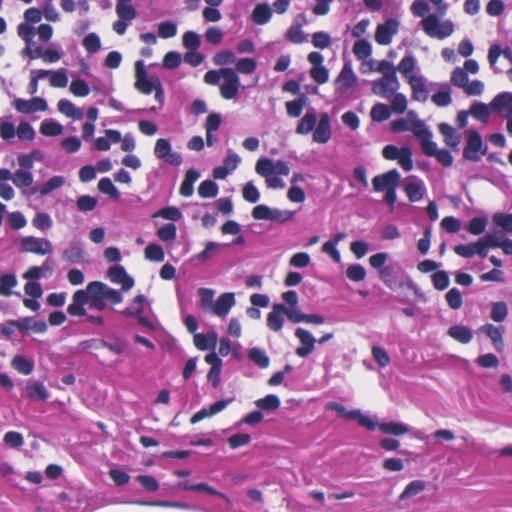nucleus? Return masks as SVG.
<instances>
[{
  "mask_svg": "<svg viewBox=\"0 0 512 512\" xmlns=\"http://www.w3.org/2000/svg\"><path fill=\"white\" fill-rule=\"evenodd\" d=\"M57 107L60 113L73 120H81L84 116L82 109L75 107L68 99L59 100Z\"/></svg>",
  "mask_w": 512,
  "mask_h": 512,
  "instance_id": "30",
  "label": "nucleus"
},
{
  "mask_svg": "<svg viewBox=\"0 0 512 512\" xmlns=\"http://www.w3.org/2000/svg\"><path fill=\"white\" fill-rule=\"evenodd\" d=\"M62 257L69 263H81L85 260V252L79 243H72L63 251Z\"/></svg>",
  "mask_w": 512,
  "mask_h": 512,
  "instance_id": "28",
  "label": "nucleus"
},
{
  "mask_svg": "<svg viewBox=\"0 0 512 512\" xmlns=\"http://www.w3.org/2000/svg\"><path fill=\"white\" fill-rule=\"evenodd\" d=\"M346 276L353 282H361L366 277V270L361 264H352L348 266Z\"/></svg>",
  "mask_w": 512,
  "mask_h": 512,
  "instance_id": "58",
  "label": "nucleus"
},
{
  "mask_svg": "<svg viewBox=\"0 0 512 512\" xmlns=\"http://www.w3.org/2000/svg\"><path fill=\"white\" fill-rule=\"evenodd\" d=\"M219 192L218 185L212 180H204L198 187V195L201 198H212Z\"/></svg>",
  "mask_w": 512,
  "mask_h": 512,
  "instance_id": "46",
  "label": "nucleus"
},
{
  "mask_svg": "<svg viewBox=\"0 0 512 512\" xmlns=\"http://www.w3.org/2000/svg\"><path fill=\"white\" fill-rule=\"evenodd\" d=\"M490 108L502 118L512 116V93L502 92L497 94L491 101Z\"/></svg>",
  "mask_w": 512,
  "mask_h": 512,
  "instance_id": "12",
  "label": "nucleus"
},
{
  "mask_svg": "<svg viewBox=\"0 0 512 512\" xmlns=\"http://www.w3.org/2000/svg\"><path fill=\"white\" fill-rule=\"evenodd\" d=\"M255 171L258 175L268 178L274 174V161L269 158H260L256 162Z\"/></svg>",
  "mask_w": 512,
  "mask_h": 512,
  "instance_id": "49",
  "label": "nucleus"
},
{
  "mask_svg": "<svg viewBox=\"0 0 512 512\" xmlns=\"http://www.w3.org/2000/svg\"><path fill=\"white\" fill-rule=\"evenodd\" d=\"M62 131V125L53 120H45L40 125V132L44 136H57L60 135Z\"/></svg>",
  "mask_w": 512,
  "mask_h": 512,
  "instance_id": "56",
  "label": "nucleus"
},
{
  "mask_svg": "<svg viewBox=\"0 0 512 512\" xmlns=\"http://www.w3.org/2000/svg\"><path fill=\"white\" fill-rule=\"evenodd\" d=\"M379 277L391 290H398L404 286L402 271L396 265H387L379 270Z\"/></svg>",
  "mask_w": 512,
  "mask_h": 512,
  "instance_id": "8",
  "label": "nucleus"
},
{
  "mask_svg": "<svg viewBox=\"0 0 512 512\" xmlns=\"http://www.w3.org/2000/svg\"><path fill=\"white\" fill-rule=\"evenodd\" d=\"M295 336L301 343V346L296 349V355L306 358L314 351L316 339L308 330L300 327L295 330Z\"/></svg>",
  "mask_w": 512,
  "mask_h": 512,
  "instance_id": "16",
  "label": "nucleus"
},
{
  "mask_svg": "<svg viewBox=\"0 0 512 512\" xmlns=\"http://www.w3.org/2000/svg\"><path fill=\"white\" fill-rule=\"evenodd\" d=\"M397 32L398 22L393 18H389L384 23L377 26L375 41L380 45H389Z\"/></svg>",
  "mask_w": 512,
  "mask_h": 512,
  "instance_id": "13",
  "label": "nucleus"
},
{
  "mask_svg": "<svg viewBox=\"0 0 512 512\" xmlns=\"http://www.w3.org/2000/svg\"><path fill=\"white\" fill-rule=\"evenodd\" d=\"M107 276L112 283L121 284V290L129 291L134 286V279L129 276L125 268L121 265L111 266L107 271Z\"/></svg>",
  "mask_w": 512,
  "mask_h": 512,
  "instance_id": "15",
  "label": "nucleus"
},
{
  "mask_svg": "<svg viewBox=\"0 0 512 512\" xmlns=\"http://www.w3.org/2000/svg\"><path fill=\"white\" fill-rule=\"evenodd\" d=\"M508 315L507 304L503 301L495 302L492 305L490 318L495 322H503Z\"/></svg>",
  "mask_w": 512,
  "mask_h": 512,
  "instance_id": "53",
  "label": "nucleus"
},
{
  "mask_svg": "<svg viewBox=\"0 0 512 512\" xmlns=\"http://www.w3.org/2000/svg\"><path fill=\"white\" fill-rule=\"evenodd\" d=\"M86 291L88 304L91 309L103 311L106 308V299L102 289H100V281H92L87 284Z\"/></svg>",
  "mask_w": 512,
  "mask_h": 512,
  "instance_id": "10",
  "label": "nucleus"
},
{
  "mask_svg": "<svg viewBox=\"0 0 512 512\" xmlns=\"http://www.w3.org/2000/svg\"><path fill=\"white\" fill-rule=\"evenodd\" d=\"M352 51L359 60H365L371 56L372 46L368 40L360 39L354 43Z\"/></svg>",
  "mask_w": 512,
  "mask_h": 512,
  "instance_id": "41",
  "label": "nucleus"
},
{
  "mask_svg": "<svg viewBox=\"0 0 512 512\" xmlns=\"http://www.w3.org/2000/svg\"><path fill=\"white\" fill-rule=\"evenodd\" d=\"M305 104L306 97L304 95H301L298 99L287 101L285 103L287 115L291 118L300 117Z\"/></svg>",
  "mask_w": 512,
  "mask_h": 512,
  "instance_id": "37",
  "label": "nucleus"
},
{
  "mask_svg": "<svg viewBox=\"0 0 512 512\" xmlns=\"http://www.w3.org/2000/svg\"><path fill=\"white\" fill-rule=\"evenodd\" d=\"M391 116V110L388 105L383 103L375 104L370 111V117L375 122H383Z\"/></svg>",
  "mask_w": 512,
  "mask_h": 512,
  "instance_id": "44",
  "label": "nucleus"
},
{
  "mask_svg": "<svg viewBox=\"0 0 512 512\" xmlns=\"http://www.w3.org/2000/svg\"><path fill=\"white\" fill-rule=\"evenodd\" d=\"M439 132L444 136V141L447 146L456 148L460 143V136L456 133L454 127L448 123H440L438 125Z\"/></svg>",
  "mask_w": 512,
  "mask_h": 512,
  "instance_id": "31",
  "label": "nucleus"
},
{
  "mask_svg": "<svg viewBox=\"0 0 512 512\" xmlns=\"http://www.w3.org/2000/svg\"><path fill=\"white\" fill-rule=\"evenodd\" d=\"M26 390L28 397L32 400L46 401L49 397V393L44 384L39 381L29 383Z\"/></svg>",
  "mask_w": 512,
  "mask_h": 512,
  "instance_id": "32",
  "label": "nucleus"
},
{
  "mask_svg": "<svg viewBox=\"0 0 512 512\" xmlns=\"http://www.w3.org/2000/svg\"><path fill=\"white\" fill-rule=\"evenodd\" d=\"M411 131L421 144L422 152L428 157H434L437 153V144L432 141V132L425 123L416 119L411 123Z\"/></svg>",
  "mask_w": 512,
  "mask_h": 512,
  "instance_id": "2",
  "label": "nucleus"
},
{
  "mask_svg": "<svg viewBox=\"0 0 512 512\" xmlns=\"http://www.w3.org/2000/svg\"><path fill=\"white\" fill-rule=\"evenodd\" d=\"M199 176V173L195 169L191 168L187 170L179 188L180 195L183 197L192 196L194 192V183L198 180Z\"/></svg>",
  "mask_w": 512,
  "mask_h": 512,
  "instance_id": "25",
  "label": "nucleus"
},
{
  "mask_svg": "<svg viewBox=\"0 0 512 512\" xmlns=\"http://www.w3.org/2000/svg\"><path fill=\"white\" fill-rule=\"evenodd\" d=\"M408 83L411 86L412 98L419 102H425L428 99V90L421 77H410Z\"/></svg>",
  "mask_w": 512,
  "mask_h": 512,
  "instance_id": "24",
  "label": "nucleus"
},
{
  "mask_svg": "<svg viewBox=\"0 0 512 512\" xmlns=\"http://www.w3.org/2000/svg\"><path fill=\"white\" fill-rule=\"evenodd\" d=\"M441 16L440 13H432L422 19L421 26L427 36L442 40L453 34V22L451 20L440 21Z\"/></svg>",
  "mask_w": 512,
  "mask_h": 512,
  "instance_id": "1",
  "label": "nucleus"
},
{
  "mask_svg": "<svg viewBox=\"0 0 512 512\" xmlns=\"http://www.w3.org/2000/svg\"><path fill=\"white\" fill-rule=\"evenodd\" d=\"M97 198L90 195H82L77 199L76 205L81 212H90L97 206Z\"/></svg>",
  "mask_w": 512,
  "mask_h": 512,
  "instance_id": "62",
  "label": "nucleus"
},
{
  "mask_svg": "<svg viewBox=\"0 0 512 512\" xmlns=\"http://www.w3.org/2000/svg\"><path fill=\"white\" fill-rule=\"evenodd\" d=\"M448 335L461 344H468L473 338L472 330L464 325L451 326Z\"/></svg>",
  "mask_w": 512,
  "mask_h": 512,
  "instance_id": "26",
  "label": "nucleus"
},
{
  "mask_svg": "<svg viewBox=\"0 0 512 512\" xmlns=\"http://www.w3.org/2000/svg\"><path fill=\"white\" fill-rule=\"evenodd\" d=\"M488 225L486 217H474L465 226V229L472 235L482 234Z\"/></svg>",
  "mask_w": 512,
  "mask_h": 512,
  "instance_id": "45",
  "label": "nucleus"
},
{
  "mask_svg": "<svg viewBox=\"0 0 512 512\" xmlns=\"http://www.w3.org/2000/svg\"><path fill=\"white\" fill-rule=\"evenodd\" d=\"M404 191L411 202H418L424 197L425 187L421 181H407Z\"/></svg>",
  "mask_w": 512,
  "mask_h": 512,
  "instance_id": "27",
  "label": "nucleus"
},
{
  "mask_svg": "<svg viewBox=\"0 0 512 512\" xmlns=\"http://www.w3.org/2000/svg\"><path fill=\"white\" fill-rule=\"evenodd\" d=\"M234 304V293H223L215 301L211 310L215 315L219 317H225L229 313L230 309L234 306Z\"/></svg>",
  "mask_w": 512,
  "mask_h": 512,
  "instance_id": "22",
  "label": "nucleus"
},
{
  "mask_svg": "<svg viewBox=\"0 0 512 512\" xmlns=\"http://www.w3.org/2000/svg\"><path fill=\"white\" fill-rule=\"evenodd\" d=\"M194 345L197 349L201 351L208 350L209 348H214L217 343V337L215 333L212 334H195L194 335Z\"/></svg>",
  "mask_w": 512,
  "mask_h": 512,
  "instance_id": "34",
  "label": "nucleus"
},
{
  "mask_svg": "<svg viewBox=\"0 0 512 512\" xmlns=\"http://www.w3.org/2000/svg\"><path fill=\"white\" fill-rule=\"evenodd\" d=\"M378 428L382 433L394 436H401L409 432L408 426L400 422L379 423Z\"/></svg>",
  "mask_w": 512,
  "mask_h": 512,
  "instance_id": "33",
  "label": "nucleus"
},
{
  "mask_svg": "<svg viewBox=\"0 0 512 512\" xmlns=\"http://www.w3.org/2000/svg\"><path fill=\"white\" fill-rule=\"evenodd\" d=\"M426 488V482L423 480H413L408 483L404 489V491L400 494V500H404L407 498H411L421 492H423Z\"/></svg>",
  "mask_w": 512,
  "mask_h": 512,
  "instance_id": "38",
  "label": "nucleus"
},
{
  "mask_svg": "<svg viewBox=\"0 0 512 512\" xmlns=\"http://www.w3.org/2000/svg\"><path fill=\"white\" fill-rule=\"evenodd\" d=\"M20 250L25 253L46 255L52 253L53 247L48 239L26 236L20 241Z\"/></svg>",
  "mask_w": 512,
  "mask_h": 512,
  "instance_id": "5",
  "label": "nucleus"
},
{
  "mask_svg": "<svg viewBox=\"0 0 512 512\" xmlns=\"http://www.w3.org/2000/svg\"><path fill=\"white\" fill-rule=\"evenodd\" d=\"M317 124V116L314 111H308L298 122L295 132L299 135H307L313 132Z\"/></svg>",
  "mask_w": 512,
  "mask_h": 512,
  "instance_id": "23",
  "label": "nucleus"
},
{
  "mask_svg": "<svg viewBox=\"0 0 512 512\" xmlns=\"http://www.w3.org/2000/svg\"><path fill=\"white\" fill-rule=\"evenodd\" d=\"M12 366L18 372L29 375L34 368V364L31 360L26 359L24 356H15L12 360Z\"/></svg>",
  "mask_w": 512,
  "mask_h": 512,
  "instance_id": "55",
  "label": "nucleus"
},
{
  "mask_svg": "<svg viewBox=\"0 0 512 512\" xmlns=\"http://www.w3.org/2000/svg\"><path fill=\"white\" fill-rule=\"evenodd\" d=\"M479 331L486 334L490 338L494 348L498 352L504 351L503 335L505 329L503 326H494L493 324H484L479 328Z\"/></svg>",
  "mask_w": 512,
  "mask_h": 512,
  "instance_id": "19",
  "label": "nucleus"
},
{
  "mask_svg": "<svg viewBox=\"0 0 512 512\" xmlns=\"http://www.w3.org/2000/svg\"><path fill=\"white\" fill-rule=\"evenodd\" d=\"M17 278L14 274H4L0 277V296L10 297L12 289L17 285Z\"/></svg>",
  "mask_w": 512,
  "mask_h": 512,
  "instance_id": "40",
  "label": "nucleus"
},
{
  "mask_svg": "<svg viewBox=\"0 0 512 512\" xmlns=\"http://www.w3.org/2000/svg\"><path fill=\"white\" fill-rule=\"evenodd\" d=\"M154 155L160 160H164L172 166H180L183 162L182 156L178 152H173L171 143L168 139L159 138L154 146Z\"/></svg>",
  "mask_w": 512,
  "mask_h": 512,
  "instance_id": "4",
  "label": "nucleus"
},
{
  "mask_svg": "<svg viewBox=\"0 0 512 512\" xmlns=\"http://www.w3.org/2000/svg\"><path fill=\"white\" fill-rule=\"evenodd\" d=\"M286 39L294 44H301L306 41L302 31V24L297 23L290 26L286 32Z\"/></svg>",
  "mask_w": 512,
  "mask_h": 512,
  "instance_id": "54",
  "label": "nucleus"
},
{
  "mask_svg": "<svg viewBox=\"0 0 512 512\" xmlns=\"http://www.w3.org/2000/svg\"><path fill=\"white\" fill-rule=\"evenodd\" d=\"M142 312H143V307H136V308L127 307L122 313H123V315H125L127 317L136 318L138 323L140 325H142L143 327L153 329L154 328L153 324L147 317L142 315Z\"/></svg>",
  "mask_w": 512,
  "mask_h": 512,
  "instance_id": "43",
  "label": "nucleus"
},
{
  "mask_svg": "<svg viewBox=\"0 0 512 512\" xmlns=\"http://www.w3.org/2000/svg\"><path fill=\"white\" fill-rule=\"evenodd\" d=\"M116 13L120 19L128 22L137 16L136 9L130 3H117Z\"/></svg>",
  "mask_w": 512,
  "mask_h": 512,
  "instance_id": "57",
  "label": "nucleus"
},
{
  "mask_svg": "<svg viewBox=\"0 0 512 512\" xmlns=\"http://www.w3.org/2000/svg\"><path fill=\"white\" fill-rule=\"evenodd\" d=\"M98 189L101 193L109 195L111 198L117 200L120 193L112 180L108 177L101 178L98 182Z\"/></svg>",
  "mask_w": 512,
  "mask_h": 512,
  "instance_id": "51",
  "label": "nucleus"
},
{
  "mask_svg": "<svg viewBox=\"0 0 512 512\" xmlns=\"http://www.w3.org/2000/svg\"><path fill=\"white\" fill-rule=\"evenodd\" d=\"M336 89L340 93H347L357 84V77L350 64H345L335 80Z\"/></svg>",
  "mask_w": 512,
  "mask_h": 512,
  "instance_id": "14",
  "label": "nucleus"
},
{
  "mask_svg": "<svg viewBox=\"0 0 512 512\" xmlns=\"http://www.w3.org/2000/svg\"><path fill=\"white\" fill-rule=\"evenodd\" d=\"M223 80L224 82L220 85L221 97L225 100L234 99L240 88L239 76L234 69L229 68V70L225 72Z\"/></svg>",
  "mask_w": 512,
  "mask_h": 512,
  "instance_id": "9",
  "label": "nucleus"
},
{
  "mask_svg": "<svg viewBox=\"0 0 512 512\" xmlns=\"http://www.w3.org/2000/svg\"><path fill=\"white\" fill-rule=\"evenodd\" d=\"M256 68V60L254 58L249 57L240 58L235 64L236 73L238 72L246 75L252 74L256 70Z\"/></svg>",
  "mask_w": 512,
  "mask_h": 512,
  "instance_id": "47",
  "label": "nucleus"
},
{
  "mask_svg": "<svg viewBox=\"0 0 512 512\" xmlns=\"http://www.w3.org/2000/svg\"><path fill=\"white\" fill-rule=\"evenodd\" d=\"M213 62L218 66H226L233 64L236 61L235 54L231 50H222L216 53L213 58Z\"/></svg>",
  "mask_w": 512,
  "mask_h": 512,
  "instance_id": "64",
  "label": "nucleus"
},
{
  "mask_svg": "<svg viewBox=\"0 0 512 512\" xmlns=\"http://www.w3.org/2000/svg\"><path fill=\"white\" fill-rule=\"evenodd\" d=\"M86 304H88L86 291L79 289L74 292L72 302L67 307V313L72 317H83L86 315Z\"/></svg>",
  "mask_w": 512,
  "mask_h": 512,
  "instance_id": "18",
  "label": "nucleus"
},
{
  "mask_svg": "<svg viewBox=\"0 0 512 512\" xmlns=\"http://www.w3.org/2000/svg\"><path fill=\"white\" fill-rule=\"evenodd\" d=\"M82 45L88 53H96L101 48V41L97 34L90 33L84 37Z\"/></svg>",
  "mask_w": 512,
  "mask_h": 512,
  "instance_id": "63",
  "label": "nucleus"
},
{
  "mask_svg": "<svg viewBox=\"0 0 512 512\" xmlns=\"http://www.w3.org/2000/svg\"><path fill=\"white\" fill-rule=\"evenodd\" d=\"M135 78V88L145 95H149L153 92L154 88L157 86V80H159L157 77L148 78L147 71L141 60L135 63Z\"/></svg>",
  "mask_w": 512,
  "mask_h": 512,
  "instance_id": "6",
  "label": "nucleus"
},
{
  "mask_svg": "<svg viewBox=\"0 0 512 512\" xmlns=\"http://www.w3.org/2000/svg\"><path fill=\"white\" fill-rule=\"evenodd\" d=\"M272 17V11L268 4L266 3H259L257 4L253 11L251 18L254 23L258 25H264L270 21Z\"/></svg>",
  "mask_w": 512,
  "mask_h": 512,
  "instance_id": "29",
  "label": "nucleus"
},
{
  "mask_svg": "<svg viewBox=\"0 0 512 512\" xmlns=\"http://www.w3.org/2000/svg\"><path fill=\"white\" fill-rule=\"evenodd\" d=\"M176 487L181 490L205 492L207 494L218 496V497L222 498L228 504L231 503L230 498L226 494L214 489L212 486H210L206 483L190 484L188 481H181L177 484Z\"/></svg>",
  "mask_w": 512,
  "mask_h": 512,
  "instance_id": "21",
  "label": "nucleus"
},
{
  "mask_svg": "<svg viewBox=\"0 0 512 512\" xmlns=\"http://www.w3.org/2000/svg\"><path fill=\"white\" fill-rule=\"evenodd\" d=\"M135 480L148 492H155L159 489L158 480L151 475H137Z\"/></svg>",
  "mask_w": 512,
  "mask_h": 512,
  "instance_id": "60",
  "label": "nucleus"
},
{
  "mask_svg": "<svg viewBox=\"0 0 512 512\" xmlns=\"http://www.w3.org/2000/svg\"><path fill=\"white\" fill-rule=\"evenodd\" d=\"M487 153V146L483 145L481 135L477 130L468 132L467 144L463 149V157L466 160L477 162L480 160V154Z\"/></svg>",
  "mask_w": 512,
  "mask_h": 512,
  "instance_id": "3",
  "label": "nucleus"
},
{
  "mask_svg": "<svg viewBox=\"0 0 512 512\" xmlns=\"http://www.w3.org/2000/svg\"><path fill=\"white\" fill-rule=\"evenodd\" d=\"M286 306L281 303H274L272 310L267 315V327L274 332H278L284 325V311Z\"/></svg>",
  "mask_w": 512,
  "mask_h": 512,
  "instance_id": "20",
  "label": "nucleus"
},
{
  "mask_svg": "<svg viewBox=\"0 0 512 512\" xmlns=\"http://www.w3.org/2000/svg\"><path fill=\"white\" fill-rule=\"evenodd\" d=\"M248 357L259 368L265 369L270 365V359L266 352L258 347H253L248 351Z\"/></svg>",
  "mask_w": 512,
  "mask_h": 512,
  "instance_id": "35",
  "label": "nucleus"
},
{
  "mask_svg": "<svg viewBox=\"0 0 512 512\" xmlns=\"http://www.w3.org/2000/svg\"><path fill=\"white\" fill-rule=\"evenodd\" d=\"M399 81L397 77H381L379 80L373 81L372 92L382 98H390L399 89Z\"/></svg>",
  "mask_w": 512,
  "mask_h": 512,
  "instance_id": "11",
  "label": "nucleus"
},
{
  "mask_svg": "<svg viewBox=\"0 0 512 512\" xmlns=\"http://www.w3.org/2000/svg\"><path fill=\"white\" fill-rule=\"evenodd\" d=\"M414 68L415 58L411 54L404 56L396 67L397 71H399L407 80H410V77H416L413 74Z\"/></svg>",
  "mask_w": 512,
  "mask_h": 512,
  "instance_id": "39",
  "label": "nucleus"
},
{
  "mask_svg": "<svg viewBox=\"0 0 512 512\" xmlns=\"http://www.w3.org/2000/svg\"><path fill=\"white\" fill-rule=\"evenodd\" d=\"M490 110V106H487L484 103L476 102L471 105L469 112L475 119L486 123L489 120Z\"/></svg>",
  "mask_w": 512,
  "mask_h": 512,
  "instance_id": "42",
  "label": "nucleus"
},
{
  "mask_svg": "<svg viewBox=\"0 0 512 512\" xmlns=\"http://www.w3.org/2000/svg\"><path fill=\"white\" fill-rule=\"evenodd\" d=\"M156 234L162 241H173L177 236V227L174 223H167L159 228Z\"/></svg>",
  "mask_w": 512,
  "mask_h": 512,
  "instance_id": "59",
  "label": "nucleus"
},
{
  "mask_svg": "<svg viewBox=\"0 0 512 512\" xmlns=\"http://www.w3.org/2000/svg\"><path fill=\"white\" fill-rule=\"evenodd\" d=\"M493 224L503 231L512 233V214L495 213L492 216Z\"/></svg>",
  "mask_w": 512,
  "mask_h": 512,
  "instance_id": "52",
  "label": "nucleus"
},
{
  "mask_svg": "<svg viewBox=\"0 0 512 512\" xmlns=\"http://www.w3.org/2000/svg\"><path fill=\"white\" fill-rule=\"evenodd\" d=\"M331 135L330 117L328 113L324 112L320 115L319 121L313 130V141L319 144H326L330 140Z\"/></svg>",
  "mask_w": 512,
  "mask_h": 512,
  "instance_id": "17",
  "label": "nucleus"
},
{
  "mask_svg": "<svg viewBox=\"0 0 512 512\" xmlns=\"http://www.w3.org/2000/svg\"><path fill=\"white\" fill-rule=\"evenodd\" d=\"M12 181L18 188L29 187L33 183V175L29 171L19 169L14 173Z\"/></svg>",
  "mask_w": 512,
  "mask_h": 512,
  "instance_id": "50",
  "label": "nucleus"
},
{
  "mask_svg": "<svg viewBox=\"0 0 512 512\" xmlns=\"http://www.w3.org/2000/svg\"><path fill=\"white\" fill-rule=\"evenodd\" d=\"M145 257L154 262H161L165 258L163 248L158 244H149L145 248Z\"/></svg>",
  "mask_w": 512,
  "mask_h": 512,
  "instance_id": "61",
  "label": "nucleus"
},
{
  "mask_svg": "<svg viewBox=\"0 0 512 512\" xmlns=\"http://www.w3.org/2000/svg\"><path fill=\"white\" fill-rule=\"evenodd\" d=\"M400 180V173L396 169H391L383 174L373 177V190L375 192H384L391 188H397L400 184Z\"/></svg>",
  "mask_w": 512,
  "mask_h": 512,
  "instance_id": "7",
  "label": "nucleus"
},
{
  "mask_svg": "<svg viewBox=\"0 0 512 512\" xmlns=\"http://www.w3.org/2000/svg\"><path fill=\"white\" fill-rule=\"evenodd\" d=\"M432 102L439 107H446L452 102L451 90L449 86H444L431 97Z\"/></svg>",
  "mask_w": 512,
  "mask_h": 512,
  "instance_id": "48",
  "label": "nucleus"
},
{
  "mask_svg": "<svg viewBox=\"0 0 512 512\" xmlns=\"http://www.w3.org/2000/svg\"><path fill=\"white\" fill-rule=\"evenodd\" d=\"M280 398L275 394L266 395L255 401V405L260 410L274 411L280 407Z\"/></svg>",
  "mask_w": 512,
  "mask_h": 512,
  "instance_id": "36",
  "label": "nucleus"
}]
</instances>
